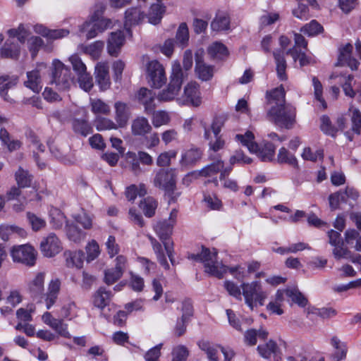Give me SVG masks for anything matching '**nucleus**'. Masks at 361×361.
I'll return each mask as SVG.
<instances>
[{
	"label": "nucleus",
	"instance_id": "obj_19",
	"mask_svg": "<svg viewBox=\"0 0 361 361\" xmlns=\"http://www.w3.org/2000/svg\"><path fill=\"white\" fill-rule=\"evenodd\" d=\"M44 272H37L27 283V289L33 298H39L44 291Z\"/></svg>",
	"mask_w": 361,
	"mask_h": 361
},
{
	"label": "nucleus",
	"instance_id": "obj_30",
	"mask_svg": "<svg viewBox=\"0 0 361 361\" xmlns=\"http://www.w3.org/2000/svg\"><path fill=\"white\" fill-rule=\"evenodd\" d=\"M207 52L211 59L216 61L224 60L228 54L226 46L219 42H215L209 46Z\"/></svg>",
	"mask_w": 361,
	"mask_h": 361
},
{
	"label": "nucleus",
	"instance_id": "obj_60",
	"mask_svg": "<svg viewBox=\"0 0 361 361\" xmlns=\"http://www.w3.org/2000/svg\"><path fill=\"white\" fill-rule=\"evenodd\" d=\"M302 157L308 161H316L318 159H322L324 157V152L322 149H317L312 152L311 148L306 147L303 149Z\"/></svg>",
	"mask_w": 361,
	"mask_h": 361
},
{
	"label": "nucleus",
	"instance_id": "obj_14",
	"mask_svg": "<svg viewBox=\"0 0 361 361\" xmlns=\"http://www.w3.org/2000/svg\"><path fill=\"white\" fill-rule=\"evenodd\" d=\"M203 51L199 50L195 53V73L202 81L211 80L214 75V66L204 61Z\"/></svg>",
	"mask_w": 361,
	"mask_h": 361
},
{
	"label": "nucleus",
	"instance_id": "obj_53",
	"mask_svg": "<svg viewBox=\"0 0 361 361\" xmlns=\"http://www.w3.org/2000/svg\"><path fill=\"white\" fill-rule=\"evenodd\" d=\"M350 111L351 112L349 115L352 123L351 130L355 133L360 135L361 130V113L356 109Z\"/></svg>",
	"mask_w": 361,
	"mask_h": 361
},
{
	"label": "nucleus",
	"instance_id": "obj_41",
	"mask_svg": "<svg viewBox=\"0 0 361 361\" xmlns=\"http://www.w3.org/2000/svg\"><path fill=\"white\" fill-rule=\"evenodd\" d=\"M91 111L95 114L109 115L111 112L110 106L100 99L90 100Z\"/></svg>",
	"mask_w": 361,
	"mask_h": 361
},
{
	"label": "nucleus",
	"instance_id": "obj_51",
	"mask_svg": "<svg viewBox=\"0 0 361 361\" xmlns=\"http://www.w3.org/2000/svg\"><path fill=\"white\" fill-rule=\"evenodd\" d=\"M94 20L90 18L89 21L85 22L80 27V31L81 32H86V37L87 39H92L95 37L99 32V30H97V26H94Z\"/></svg>",
	"mask_w": 361,
	"mask_h": 361
},
{
	"label": "nucleus",
	"instance_id": "obj_61",
	"mask_svg": "<svg viewBox=\"0 0 361 361\" xmlns=\"http://www.w3.org/2000/svg\"><path fill=\"white\" fill-rule=\"evenodd\" d=\"M73 71L77 75L87 73V68L85 64L82 61L81 59L78 55H73L69 59Z\"/></svg>",
	"mask_w": 361,
	"mask_h": 361
},
{
	"label": "nucleus",
	"instance_id": "obj_22",
	"mask_svg": "<svg viewBox=\"0 0 361 361\" xmlns=\"http://www.w3.org/2000/svg\"><path fill=\"white\" fill-rule=\"evenodd\" d=\"M20 54V46L16 39H7L0 50L2 58L16 60Z\"/></svg>",
	"mask_w": 361,
	"mask_h": 361
},
{
	"label": "nucleus",
	"instance_id": "obj_8",
	"mask_svg": "<svg viewBox=\"0 0 361 361\" xmlns=\"http://www.w3.org/2000/svg\"><path fill=\"white\" fill-rule=\"evenodd\" d=\"M53 67L51 83L60 90H68L73 82L70 69L59 60L53 61Z\"/></svg>",
	"mask_w": 361,
	"mask_h": 361
},
{
	"label": "nucleus",
	"instance_id": "obj_33",
	"mask_svg": "<svg viewBox=\"0 0 361 361\" xmlns=\"http://www.w3.org/2000/svg\"><path fill=\"white\" fill-rule=\"evenodd\" d=\"M71 126L75 133L86 137L92 132V128L85 118H73Z\"/></svg>",
	"mask_w": 361,
	"mask_h": 361
},
{
	"label": "nucleus",
	"instance_id": "obj_24",
	"mask_svg": "<svg viewBox=\"0 0 361 361\" xmlns=\"http://www.w3.org/2000/svg\"><path fill=\"white\" fill-rule=\"evenodd\" d=\"M202 152L197 147H191L185 150L180 159V165L182 167L195 166L201 159Z\"/></svg>",
	"mask_w": 361,
	"mask_h": 361
},
{
	"label": "nucleus",
	"instance_id": "obj_35",
	"mask_svg": "<svg viewBox=\"0 0 361 361\" xmlns=\"http://www.w3.org/2000/svg\"><path fill=\"white\" fill-rule=\"evenodd\" d=\"M152 249L157 255V260L160 264L166 270L169 269L170 267L167 262L166 258L164 253L161 245L152 236L148 235Z\"/></svg>",
	"mask_w": 361,
	"mask_h": 361
},
{
	"label": "nucleus",
	"instance_id": "obj_25",
	"mask_svg": "<svg viewBox=\"0 0 361 361\" xmlns=\"http://www.w3.org/2000/svg\"><path fill=\"white\" fill-rule=\"evenodd\" d=\"M152 129L148 119L144 116H137L132 121L131 132L135 136L144 137L149 133Z\"/></svg>",
	"mask_w": 361,
	"mask_h": 361
},
{
	"label": "nucleus",
	"instance_id": "obj_56",
	"mask_svg": "<svg viewBox=\"0 0 361 361\" xmlns=\"http://www.w3.org/2000/svg\"><path fill=\"white\" fill-rule=\"evenodd\" d=\"M176 37L178 42L180 43L182 47L187 45L189 39V32L186 23H182L179 25Z\"/></svg>",
	"mask_w": 361,
	"mask_h": 361
},
{
	"label": "nucleus",
	"instance_id": "obj_1",
	"mask_svg": "<svg viewBox=\"0 0 361 361\" xmlns=\"http://www.w3.org/2000/svg\"><path fill=\"white\" fill-rule=\"evenodd\" d=\"M268 119L280 128L290 129L295 123L296 109L291 104L272 106L267 110Z\"/></svg>",
	"mask_w": 361,
	"mask_h": 361
},
{
	"label": "nucleus",
	"instance_id": "obj_26",
	"mask_svg": "<svg viewBox=\"0 0 361 361\" xmlns=\"http://www.w3.org/2000/svg\"><path fill=\"white\" fill-rule=\"evenodd\" d=\"M286 92L282 85L266 92L267 104L272 106H280L286 104Z\"/></svg>",
	"mask_w": 361,
	"mask_h": 361
},
{
	"label": "nucleus",
	"instance_id": "obj_54",
	"mask_svg": "<svg viewBox=\"0 0 361 361\" xmlns=\"http://www.w3.org/2000/svg\"><path fill=\"white\" fill-rule=\"evenodd\" d=\"M321 130L326 135L335 137L338 129L332 126L328 116L324 115L321 117Z\"/></svg>",
	"mask_w": 361,
	"mask_h": 361
},
{
	"label": "nucleus",
	"instance_id": "obj_40",
	"mask_svg": "<svg viewBox=\"0 0 361 361\" xmlns=\"http://www.w3.org/2000/svg\"><path fill=\"white\" fill-rule=\"evenodd\" d=\"M152 123L155 128H159L164 125H167L170 122V116L168 112L162 110L154 111L151 113Z\"/></svg>",
	"mask_w": 361,
	"mask_h": 361
},
{
	"label": "nucleus",
	"instance_id": "obj_62",
	"mask_svg": "<svg viewBox=\"0 0 361 361\" xmlns=\"http://www.w3.org/2000/svg\"><path fill=\"white\" fill-rule=\"evenodd\" d=\"M224 287L230 295L238 300H242L243 292H241L240 287L237 284L233 281H226L224 282Z\"/></svg>",
	"mask_w": 361,
	"mask_h": 361
},
{
	"label": "nucleus",
	"instance_id": "obj_11",
	"mask_svg": "<svg viewBox=\"0 0 361 361\" xmlns=\"http://www.w3.org/2000/svg\"><path fill=\"white\" fill-rule=\"evenodd\" d=\"M147 72L153 87L160 88L166 83L165 70L159 61L155 60L149 61L147 63Z\"/></svg>",
	"mask_w": 361,
	"mask_h": 361
},
{
	"label": "nucleus",
	"instance_id": "obj_32",
	"mask_svg": "<svg viewBox=\"0 0 361 361\" xmlns=\"http://www.w3.org/2000/svg\"><path fill=\"white\" fill-rule=\"evenodd\" d=\"M66 232L68 238L74 243H80L86 237V233L79 228L74 223L66 222Z\"/></svg>",
	"mask_w": 361,
	"mask_h": 361
},
{
	"label": "nucleus",
	"instance_id": "obj_29",
	"mask_svg": "<svg viewBox=\"0 0 361 361\" xmlns=\"http://www.w3.org/2000/svg\"><path fill=\"white\" fill-rule=\"evenodd\" d=\"M13 234L24 238L27 235V232L24 228L15 225L2 224L0 226V238L3 240H8L10 236Z\"/></svg>",
	"mask_w": 361,
	"mask_h": 361
},
{
	"label": "nucleus",
	"instance_id": "obj_37",
	"mask_svg": "<svg viewBox=\"0 0 361 361\" xmlns=\"http://www.w3.org/2000/svg\"><path fill=\"white\" fill-rule=\"evenodd\" d=\"M224 164L222 161L218 160L202 168L200 171H197L199 176L212 177L216 175L221 169H223Z\"/></svg>",
	"mask_w": 361,
	"mask_h": 361
},
{
	"label": "nucleus",
	"instance_id": "obj_64",
	"mask_svg": "<svg viewBox=\"0 0 361 361\" xmlns=\"http://www.w3.org/2000/svg\"><path fill=\"white\" fill-rule=\"evenodd\" d=\"M172 361H185L188 356V351L183 345H179L173 348Z\"/></svg>",
	"mask_w": 361,
	"mask_h": 361
},
{
	"label": "nucleus",
	"instance_id": "obj_7",
	"mask_svg": "<svg viewBox=\"0 0 361 361\" xmlns=\"http://www.w3.org/2000/svg\"><path fill=\"white\" fill-rule=\"evenodd\" d=\"M10 255L14 263L31 267L36 264L37 252L30 244H24L13 246L10 250Z\"/></svg>",
	"mask_w": 361,
	"mask_h": 361
},
{
	"label": "nucleus",
	"instance_id": "obj_50",
	"mask_svg": "<svg viewBox=\"0 0 361 361\" xmlns=\"http://www.w3.org/2000/svg\"><path fill=\"white\" fill-rule=\"evenodd\" d=\"M28 222L34 231H38L46 226V221L42 218L37 216L33 213L27 212Z\"/></svg>",
	"mask_w": 361,
	"mask_h": 361
},
{
	"label": "nucleus",
	"instance_id": "obj_18",
	"mask_svg": "<svg viewBox=\"0 0 361 361\" xmlns=\"http://www.w3.org/2000/svg\"><path fill=\"white\" fill-rule=\"evenodd\" d=\"M257 350L259 355L265 359H270L271 361H282L281 353L276 342L272 340L265 344L258 345Z\"/></svg>",
	"mask_w": 361,
	"mask_h": 361
},
{
	"label": "nucleus",
	"instance_id": "obj_52",
	"mask_svg": "<svg viewBox=\"0 0 361 361\" xmlns=\"http://www.w3.org/2000/svg\"><path fill=\"white\" fill-rule=\"evenodd\" d=\"M126 159L130 164V169L135 175H139L142 172V170L140 166V161L135 152H128L126 154Z\"/></svg>",
	"mask_w": 361,
	"mask_h": 361
},
{
	"label": "nucleus",
	"instance_id": "obj_28",
	"mask_svg": "<svg viewBox=\"0 0 361 361\" xmlns=\"http://www.w3.org/2000/svg\"><path fill=\"white\" fill-rule=\"evenodd\" d=\"M331 345L334 348L335 350L331 355L333 361H342L345 359L348 352L346 344L341 342L337 336H333L331 338Z\"/></svg>",
	"mask_w": 361,
	"mask_h": 361
},
{
	"label": "nucleus",
	"instance_id": "obj_2",
	"mask_svg": "<svg viewBox=\"0 0 361 361\" xmlns=\"http://www.w3.org/2000/svg\"><path fill=\"white\" fill-rule=\"evenodd\" d=\"M190 258L204 263L205 272L219 279L228 270L227 267L217 261V251L214 248L210 250L203 247L200 254L192 255Z\"/></svg>",
	"mask_w": 361,
	"mask_h": 361
},
{
	"label": "nucleus",
	"instance_id": "obj_12",
	"mask_svg": "<svg viewBox=\"0 0 361 361\" xmlns=\"http://www.w3.org/2000/svg\"><path fill=\"white\" fill-rule=\"evenodd\" d=\"M40 249L45 257H51L59 253L62 247L58 237L54 233H51L42 240Z\"/></svg>",
	"mask_w": 361,
	"mask_h": 361
},
{
	"label": "nucleus",
	"instance_id": "obj_16",
	"mask_svg": "<svg viewBox=\"0 0 361 361\" xmlns=\"http://www.w3.org/2000/svg\"><path fill=\"white\" fill-rule=\"evenodd\" d=\"M95 80L100 90L105 91L110 88L111 80L107 63L99 62L95 66Z\"/></svg>",
	"mask_w": 361,
	"mask_h": 361
},
{
	"label": "nucleus",
	"instance_id": "obj_34",
	"mask_svg": "<svg viewBox=\"0 0 361 361\" xmlns=\"http://www.w3.org/2000/svg\"><path fill=\"white\" fill-rule=\"evenodd\" d=\"M158 202L152 197H147L140 202V207L145 216L151 218L155 214Z\"/></svg>",
	"mask_w": 361,
	"mask_h": 361
},
{
	"label": "nucleus",
	"instance_id": "obj_15",
	"mask_svg": "<svg viewBox=\"0 0 361 361\" xmlns=\"http://www.w3.org/2000/svg\"><path fill=\"white\" fill-rule=\"evenodd\" d=\"M46 65L41 63L37 68L27 73V80L24 82L26 87L32 90L34 92H39L42 88V71L46 69Z\"/></svg>",
	"mask_w": 361,
	"mask_h": 361
},
{
	"label": "nucleus",
	"instance_id": "obj_36",
	"mask_svg": "<svg viewBox=\"0 0 361 361\" xmlns=\"http://www.w3.org/2000/svg\"><path fill=\"white\" fill-rule=\"evenodd\" d=\"M276 63V71L279 78L281 80H286V61L284 58L283 51H274L273 53Z\"/></svg>",
	"mask_w": 361,
	"mask_h": 361
},
{
	"label": "nucleus",
	"instance_id": "obj_3",
	"mask_svg": "<svg viewBox=\"0 0 361 361\" xmlns=\"http://www.w3.org/2000/svg\"><path fill=\"white\" fill-rule=\"evenodd\" d=\"M184 77L180 63L176 61H173L169 83L166 88L159 93L157 99L161 102H169L174 99L180 90Z\"/></svg>",
	"mask_w": 361,
	"mask_h": 361
},
{
	"label": "nucleus",
	"instance_id": "obj_63",
	"mask_svg": "<svg viewBox=\"0 0 361 361\" xmlns=\"http://www.w3.org/2000/svg\"><path fill=\"white\" fill-rule=\"evenodd\" d=\"M229 161L231 165L235 164H250L252 163V159L246 157L241 150H237L235 152L234 154L231 157Z\"/></svg>",
	"mask_w": 361,
	"mask_h": 361
},
{
	"label": "nucleus",
	"instance_id": "obj_9",
	"mask_svg": "<svg viewBox=\"0 0 361 361\" xmlns=\"http://www.w3.org/2000/svg\"><path fill=\"white\" fill-rule=\"evenodd\" d=\"M178 211L172 209L169 219L157 223L154 226V231L159 239L164 244L172 243L170 241V235L172 234L173 228L176 222Z\"/></svg>",
	"mask_w": 361,
	"mask_h": 361
},
{
	"label": "nucleus",
	"instance_id": "obj_58",
	"mask_svg": "<svg viewBox=\"0 0 361 361\" xmlns=\"http://www.w3.org/2000/svg\"><path fill=\"white\" fill-rule=\"evenodd\" d=\"M122 276L123 274L116 269H108L104 271V281L107 285H111L119 280Z\"/></svg>",
	"mask_w": 361,
	"mask_h": 361
},
{
	"label": "nucleus",
	"instance_id": "obj_4",
	"mask_svg": "<svg viewBox=\"0 0 361 361\" xmlns=\"http://www.w3.org/2000/svg\"><path fill=\"white\" fill-rule=\"evenodd\" d=\"M235 139L246 147L250 153L257 154L262 161H271L273 159L275 154V146L271 142H267L260 149L255 142L254 134L251 131L247 130L243 135L237 134Z\"/></svg>",
	"mask_w": 361,
	"mask_h": 361
},
{
	"label": "nucleus",
	"instance_id": "obj_21",
	"mask_svg": "<svg viewBox=\"0 0 361 361\" xmlns=\"http://www.w3.org/2000/svg\"><path fill=\"white\" fill-rule=\"evenodd\" d=\"M124 42L125 36L122 31L111 32L107 42L108 53L112 56H117Z\"/></svg>",
	"mask_w": 361,
	"mask_h": 361
},
{
	"label": "nucleus",
	"instance_id": "obj_23",
	"mask_svg": "<svg viewBox=\"0 0 361 361\" xmlns=\"http://www.w3.org/2000/svg\"><path fill=\"white\" fill-rule=\"evenodd\" d=\"M113 297L112 292L104 287H100L92 295V303L95 307L103 310L109 305Z\"/></svg>",
	"mask_w": 361,
	"mask_h": 361
},
{
	"label": "nucleus",
	"instance_id": "obj_42",
	"mask_svg": "<svg viewBox=\"0 0 361 361\" xmlns=\"http://www.w3.org/2000/svg\"><path fill=\"white\" fill-rule=\"evenodd\" d=\"M15 178L19 188L29 187L32 182V176L20 166L15 173Z\"/></svg>",
	"mask_w": 361,
	"mask_h": 361
},
{
	"label": "nucleus",
	"instance_id": "obj_55",
	"mask_svg": "<svg viewBox=\"0 0 361 361\" xmlns=\"http://www.w3.org/2000/svg\"><path fill=\"white\" fill-rule=\"evenodd\" d=\"M107 253L110 258H113L120 252V246L117 243L116 238L114 235H109L105 243Z\"/></svg>",
	"mask_w": 361,
	"mask_h": 361
},
{
	"label": "nucleus",
	"instance_id": "obj_38",
	"mask_svg": "<svg viewBox=\"0 0 361 361\" xmlns=\"http://www.w3.org/2000/svg\"><path fill=\"white\" fill-rule=\"evenodd\" d=\"M230 20L226 13H219L211 23V27L214 31H223L229 28Z\"/></svg>",
	"mask_w": 361,
	"mask_h": 361
},
{
	"label": "nucleus",
	"instance_id": "obj_46",
	"mask_svg": "<svg viewBox=\"0 0 361 361\" xmlns=\"http://www.w3.org/2000/svg\"><path fill=\"white\" fill-rule=\"evenodd\" d=\"M286 295L300 307H305L307 303V298L295 288L286 289Z\"/></svg>",
	"mask_w": 361,
	"mask_h": 361
},
{
	"label": "nucleus",
	"instance_id": "obj_13",
	"mask_svg": "<svg viewBox=\"0 0 361 361\" xmlns=\"http://www.w3.org/2000/svg\"><path fill=\"white\" fill-rule=\"evenodd\" d=\"M353 45L350 43L346 44L345 46L339 48V54L338 61L336 63V66H348L352 71H355L358 68L360 63L354 57L352 56Z\"/></svg>",
	"mask_w": 361,
	"mask_h": 361
},
{
	"label": "nucleus",
	"instance_id": "obj_45",
	"mask_svg": "<svg viewBox=\"0 0 361 361\" xmlns=\"http://www.w3.org/2000/svg\"><path fill=\"white\" fill-rule=\"evenodd\" d=\"M323 30V27L315 20H312L300 29L302 32L309 37L317 35L322 33Z\"/></svg>",
	"mask_w": 361,
	"mask_h": 361
},
{
	"label": "nucleus",
	"instance_id": "obj_31",
	"mask_svg": "<svg viewBox=\"0 0 361 361\" xmlns=\"http://www.w3.org/2000/svg\"><path fill=\"white\" fill-rule=\"evenodd\" d=\"M145 18V14L139 8H130L125 13V27L138 24Z\"/></svg>",
	"mask_w": 361,
	"mask_h": 361
},
{
	"label": "nucleus",
	"instance_id": "obj_6",
	"mask_svg": "<svg viewBox=\"0 0 361 361\" xmlns=\"http://www.w3.org/2000/svg\"><path fill=\"white\" fill-rule=\"evenodd\" d=\"M241 288L245 302L251 310H253L257 305H264L268 293L262 290L259 282L243 283Z\"/></svg>",
	"mask_w": 361,
	"mask_h": 361
},
{
	"label": "nucleus",
	"instance_id": "obj_57",
	"mask_svg": "<svg viewBox=\"0 0 361 361\" xmlns=\"http://www.w3.org/2000/svg\"><path fill=\"white\" fill-rule=\"evenodd\" d=\"M312 83H313L314 90L315 99L320 102L321 106L323 109H326L327 104H326L324 99L322 97L323 87H322V83L318 80V78L316 77H313Z\"/></svg>",
	"mask_w": 361,
	"mask_h": 361
},
{
	"label": "nucleus",
	"instance_id": "obj_39",
	"mask_svg": "<svg viewBox=\"0 0 361 361\" xmlns=\"http://www.w3.org/2000/svg\"><path fill=\"white\" fill-rule=\"evenodd\" d=\"M164 12L165 6L161 2L152 5L149 13V23L154 25L159 23Z\"/></svg>",
	"mask_w": 361,
	"mask_h": 361
},
{
	"label": "nucleus",
	"instance_id": "obj_10",
	"mask_svg": "<svg viewBox=\"0 0 361 361\" xmlns=\"http://www.w3.org/2000/svg\"><path fill=\"white\" fill-rule=\"evenodd\" d=\"M177 101L182 105L200 106L202 102L200 85L196 82H188L184 87L183 97Z\"/></svg>",
	"mask_w": 361,
	"mask_h": 361
},
{
	"label": "nucleus",
	"instance_id": "obj_44",
	"mask_svg": "<svg viewBox=\"0 0 361 361\" xmlns=\"http://www.w3.org/2000/svg\"><path fill=\"white\" fill-rule=\"evenodd\" d=\"M278 162L280 164H288L293 167L298 166V161L295 157L290 153L285 147H281L277 156Z\"/></svg>",
	"mask_w": 361,
	"mask_h": 361
},
{
	"label": "nucleus",
	"instance_id": "obj_48",
	"mask_svg": "<svg viewBox=\"0 0 361 361\" xmlns=\"http://www.w3.org/2000/svg\"><path fill=\"white\" fill-rule=\"evenodd\" d=\"M87 261L90 262L97 258L100 254V248L98 243L95 240L90 241L86 247Z\"/></svg>",
	"mask_w": 361,
	"mask_h": 361
},
{
	"label": "nucleus",
	"instance_id": "obj_47",
	"mask_svg": "<svg viewBox=\"0 0 361 361\" xmlns=\"http://www.w3.org/2000/svg\"><path fill=\"white\" fill-rule=\"evenodd\" d=\"M198 346L206 353L209 361H219L217 357L218 350L216 347L212 345L209 342L203 340L200 341L198 342Z\"/></svg>",
	"mask_w": 361,
	"mask_h": 361
},
{
	"label": "nucleus",
	"instance_id": "obj_59",
	"mask_svg": "<svg viewBox=\"0 0 361 361\" xmlns=\"http://www.w3.org/2000/svg\"><path fill=\"white\" fill-rule=\"evenodd\" d=\"M78 80L80 87L85 92H89L92 88V78L87 72L78 75Z\"/></svg>",
	"mask_w": 361,
	"mask_h": 361
},
{
	"label": "nucleus",
	"instance_id": "obj_43",
	"mask_svg": "<svg viewBox=\"0 0 361 361\" xmlns=\"http://www.w3.org/2000/svg\"><path fill=\"white\" fill-rule=\"evenodd\" d=\"M104 48V42L102 41H96L92 44L83 46V51L90 55L93 59H98L102 54Z\"/></svg>",
	"mask_w": 361,
	"mask_h": 361
},
{
	"label": "nucleus",
	"instance_id": "obj_49",
	"mask_svg": "<svg viewBox=\"0 0 361 361\" xmlns=\"http://www.w3.org/2000/svg\"><path fill=\"white\" fill-rule=\"evenodd\" d=\"M97 130H116L119 128L118 123L107 118L99 117L95 121Z\"/></svg>",
	"mask_w": 361,
	"mask_h": 361
},
{
	"label": "nucleus",
	"instance_id": "obj_27",
	"mask_svg": "<svg viewBox=\"0 0 361 361\" xmlns=\"http://www.w3.org/2000/svg\"><path fill=\"white\" fill-rule=\"evenodd\" d=\"M105 6L103 5V4H99V8L92 16V19L94 20V26H97V30L101 32H103L104 30L111 27L112 25L111 20L102 18Z\"/></svg>",
	"mask_w": 361,
	"mask_h": 361
},
{
	"label": "nucleus",
	"instance_id": "obj_17",
	"mask_svg": "<svg viewBox=\"0 0 361 361\" xmlns=\"http://www.w3.org/2000/svg\"><path fill=\"white\" fill-rule=\"evenodd\" d=\"M155 96L156 94L153 91L146 87H141L136 94L137 100L144 106L145 112L147 114H150L156 107Z\"/></svg>",
	"mask_w": 361,
	"mask_h": 361
},
{
	"label": "nucleus",
	"instance_id": "obj_20",
	"mask_svg": "<svg viewBox=\"0 0 361 361\" xmlns=\"http://www.w3.org/2000/svg\"><path fill=\"white\" fill-rule=\"evenodd\" d=\"M115 121L119 128H125L131 116V112L129 106L123 102H116L114 104Z\"/></svg>",
	"mask_w": 361,
	"mask_h": 361
},
{
	"label": "nucleus",
	"instance_id": "obj_5",
	"mask_svg": "<svg viewBox=\"0 0 361 361\" xmlns=\"http://www.w3.org/2000/svg\"><path fill=\"white\" fill-rule=\"evenodd\" d=\"M153 185L155 188L164 190L166 195L174 200L176 197L173 195L176 189V170L171 168L158 170L153 178Z\"/></svg>",
	"mask_w": 361,
	"mask_h": 361
}]
</instances>
